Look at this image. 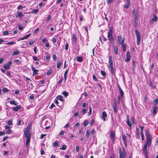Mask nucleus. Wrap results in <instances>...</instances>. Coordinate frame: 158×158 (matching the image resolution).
Wrapping results in <instances>:
<instances>
[{
  "label": "nucleus",
  "mask_w": 158,
  "mask_h": 158,
  "mask_svg": "<svg viewBox=\"0 0 158 158\" xmlns=\"http://www.w3.org/2000/svg\"><path fill=\"white\" fill-rule=\"evenodd\" d=\"M109 67L110 69V70L112 74L113 75H114V74H115V73L114 71V69L113 66H109Z\"/></svg>",
  "instance_id": "obj_24"
},
{
  "label": "nucleus",
  "mask_w": 158,
  "mask_h": 158,
  "mask_svg": "<svg viewBox=\"0 0 158 158\" xmlns=\"http://www.w3.org/2000/svg\"><path fill=\"white\" fill-rule=\"evenodd\" d=\"M135 32L137 38V44L139 45L140 43L141 40V36L139 32L137 30H135Z\"/></svg>",
  "instance_id": "obj_3"
},
{
  "label": "nucleus",
  "mask_w": 158,
  "mask_h": 158,
  "mask_svg": "<svg viewBox=\"0 0 158 158\" xmlns=\"http://www.w3.org/2000/svg\"><path fill=\"white\" fill-rule=\"evenodd\" d=\"M109 66H113V60L111 56H109Z\"/></svg>",
  "instance_id": "obj_14"
},
{
  "label": "nucleus",
  "mask_w": 158,
  "mask_h": 158,
  "mask_svg": "<svg viewBox=\"0 0 158 158\" xmlns=\"http://www.w3.org/2000/svg\"><path fill=\"white\" fill-rule=\"evenodd\" d=\"M147 147L146 146H144L143 148V154L144 156H146L147 157V155H148V152L147 150Z\"/></svg>",
  "instance_id": "obj_8"
},
{
  "label": "nucleus",
  "mask_w": 158,
  "mask_h": 158,
  "mask_svg": "<svg viewBox=\"0 0 158 158\" xmlns=\"http://www.w3.org/2000/svg\"><path fill=\"white\" fill-rule=\"evenodd\" d=\"M132 13L133 15L135 16V20H136L138 17V14L137 10H135V9H133L132 10Z\"/></svg>",
  "instance_id": "obj_9"
},
{
  "label": "nucleus",
  "mask_w": 158,
  "mask_h": 158,
  "mask_svg": "<svg viewBox=\"0 0 158 158\" xmlns=\"http://www.w3.org/2000/svg\"><path fill=\"white\" fill-rule=\"evenodd\" d=\"M62 64V63L61 62H58L57 64V68H59Z\"/></svg>",
  "instance_id": "obj_35"
},
{
  "label": "nucleus",
  "mask_w": 158,
  "mask_h": 158,
  "mask_svg": "<svg viewBox=\"0 0 158 158\" xmlns=\"http://www.w3.org/2000/svg\"><path fill=\"white\" fill-rule=\"evenodd\" d=\"M23 6H22L21 5L19 6L17 8V9L18 10H20V9H21L23 8Z\"/></svg>",
  "instance_id": "obj_60"
},
{
  "label": "nucleus",
  "mask_w": 158,
  "mask_h": 158,
  "mask_svg": "<svg viewBox=\"0 0 158 158\" xmlns=\"http://www.w3.org/2000/svg\"><path fill=\"white\" fill-rule=\"evenodd\" d=\"M79 114V112L78 111H77L75 114L73 115V116L75 117H77L78 116Z\"/></svg>",
  "instance_id": "obj_58"
},
{
  "label": "nucleus",
  "mask_w": 158,
  "mask_h": 158,
  "mask_svg": "<svg viewBox=\"0 0 158 158\" xmlns=\"http://www.w3.org/2000/svg\"><path fill=\"white\" fill-rule=\"evenodd\" d=\"M22 108V106L20 105L17 106L16 107H13L12 108V110L13 111L17 112L20 110Z\"/></svg>",
  "instance_id": "obj_10"
},
{
  "label": "nucleus",
  "mask_w": 158,
  "mask_h": 158,
  "mask_svg": "<svg viewBox=\"0 0 158 158\" xmlns=\"http://www.w3.org/2000/svg\"><path fill=\"white\" fill-rule=\"evenodd\" d=\"M89 132L88 130H87L86 131V134H85V136H86V137L88 139L89 136Z\"/></svg>",
  "instance_id": "obj_38"
},
{
  "label": "nucleus",
  "mask_w": 158,
  "mask_h": 158,
  "mask_svg": "<svg viewBox=\"0 0 158 158\" xmlns=\"http://www.w3.org/2000/svg\"><path fill=\"white\" fill-rule=\"evenodd\" d=\"M66 147L65 145H63L62 147L60 149L61 150H65L66 149Z\"/></svg>",
  "instance_id": "obj_47"
},
{
  "label": "nucleus",
  "mask_w": 158,
  "mask_h": 158,
  "mask_svg": "<svg viewBox=\"0 0 158 158\" xmlns=\"http://www.w3.org/2000/svg\"><path fill=\"white\" fill-rule=\"evenodd\" d=\"M33 71V74L34 75H36L38 74V70L36 69L33 66H31V67Z\"/></svg>",
  "instance_id": "obj_13"
},
{
  "label": "nucleus",
  "mask_w": 158,
  "mask_h": 158,
  "mask_svg": "<svg viewBox=\"0 0 158 158\" xmlns=\"http://www.w3.org/2000/svg\"><path fill=\"white\" fill-rule=\"evenodd\" d=\"M117 104L115 102L114 103L112 107H117Z\"/></svg>",
  "instance_id": "obj_59"
},
{
  "label": "nucleus",
  "mask_w": 158,
  "mask_h": 158,
  "mask_svg": "<svg viewBox=\"0 0 158 158\" xmlns=\"http://www.w3.org/2000/svg\"><path fill=\"white\" fill-rule=\"evenodd\" d=\"M39 10L38 9H35L32 10V12L33 13L36 14L37 13Z\"/></svg>",
  "instance_id": "obj_50"
},
{
  "label": "nucleus",
  "mask_w": 158,
  "mask_h": 158,
  "mask_svg": "<svg viewBox=\"0 0 158 158\" xmlns=\"http://www.w3.org/2000/svg\"><path fill=\"white\" fill-rule=\"evenodd\" d=\"M52 145L53 146H54V147H57L58 145V143L57 142V141L53 143Z\"/></svg>",
  "instance_id": "obj_40"
},
{
  "label": "nucleus",
  "mask_w": 158,
  "mask_h": 158,
  "mask_svg": "<svg viewBox=\"0 0 158 158\" xmlns=\"http://www.w3.org/2000/svg\"><path fill=\"white\" fill-rule=\"evenodd\" d=\"M63 97L62 95H60L58 96L56 98L58 100H59L60 102H62L63 101Z\"/></svg>",
  "instance_id": "obj_16"
},
{
  "label": "nucleus",
  "mask_w": 158,
  "mask_h": 158,
  "mask_svg": "<svg viewBox=\"0 0 158 158\" xmlns=\"http://www.w3.org/2000/svg\"><path fill=\"white\" fill-rule=\"evenodd\" d=\"M87 109H83V110H82V111H81V112L82 113V114H85L86 112V111H87Z\"/></svg>",
  "instance_id": "obj_54"
},
{
  "label": "nucleus",
  "mask_w": 158,
  "mask_h": 158,
  "mask_svg": "<svg viewBox=\"0 0 158 158\" xmlns=\"http://www.w3.org/2000/svg\"><path fill=\"white\" fill-rule=\"evenodd\" d=\"M30 129L29 127L26 128L24 130V133H29Z\"/></svg>",
  "instance_id": "obj_29"
},
{
  "label": "nucleus",
  "mask_w": 158,
  "mask_h": 158,
  "mask_svg": "<svg viewBox=\"0 0 158 158\" xmlns=\"http://www.w3.org/2000/svg\"><path fill=\"white\" fill-rule=\"evenodd\" d=\"M2 90L4 93H6L9 92V90L6 88H4Z\"/></svg>",
  "instance_id": "obj_43"
},
{
  "label": "nucleus",
  "mask_w": 158,
  "mask_h": 158,
  "mask_svg": "<svg viewBox=\"0 0 158 158\" xmlns=\"http://www.w3.org/2000/svg\"><path fill=\"white\" fill-rule=\"evenodd\" d=\"M16 44V43L15 42H11L7 43H6V44L7 45H10V44L13 45V44Z\"/></svg>",
  "instance_id": "obj_45"
},
{
  "label": "nucleus",
  "mask_w": 158,
  "mask_h": 158,
  "mask_svg": "<svg viewBox=\"0 0 158 158\" xmlns=\"http://www.w3.org/2000/svg\"><path fill=\"white\" fill-rule=\"evenodd\" d=\"M9 34L8 31H5L3 32V35H7Z\"/></svg>",
  "instance_id": "obj_56"
},
{
  "label": "nucleus",
  "mask_w": 158,
  "mask_h": 158,
  "mask_svg": "<svg viewBox=\"0 0 158 158\" xmlns=\"http://www.w3.org/2000/svg\"><path fill=\"white\" fill-rule=\"evenodd\" d=\"M12 123V121L11 119L9 120L7 122V124L8 125H10Z\"/></svg>",
  "instance_id": "obj_46"
},
{
  "label": "nucleus",
  "mask_w": 158,
  "mask_h": 158,
  "mask_svg": "<svg viewBox=\"0 0 158 158\" xmlns=\"http://www.w3.org/2000/svg\"><path fill=\"white\" fill-rule=\"evenodd\" d=\"M52 58L54 61H56L57 60V57L56 55L54 54L52 56Z\"/></svg>",
  "instance_id": "obj_44"
},
{
  "label": "nucleus",
  "mask_w": 158,
  "mask_h": 158,
  "mask_svg": "<svg viewBox=\"0 0 158 158\" xmlns=\"http://www.w3.org/2000/svg\"><path fill=\"white\" fill-rule=\"evenodd\" d=\"M131 56L130 52L129 51H127L126 53V59L125 60L126 62H129L131 60Z\"/></svg>",
  "instance_id": "obj_7"
},
{
  "label": "nucleus",
  "mask_w": 158,
  "mask_h": 158,
  "mask_svg": "<svg viewBox=\"0 0 158 158\" xmlns=\"http://www.w3.org/2000/svg\"><path fill=\"white\" fill-rule=\"evenodd\" d=\"M62 94L66 97L69 95V93L66 91H64L62 93Z\"/></svg>",
  "instance_id": "obj_31"
},
{
  "label": "nucleus",
  "mask_w": 158,
  "mask_h": 158,
  "mask_svg": "<svg viewBox=\"0 0 158 158\" xmlns=\"http://www.w3.org/2000/svg\"><path fill=\"white\" fill-rule=\"evenodd\" d=\"M119 158H125L126 153L123 149L121 151L120 148L119 149Z\"/></svg>",
  "instance_id": "obj_5"
},
{
  "label": "nucleus",
  "mask_w": 158,
  "mask_h": 158,
  "mask_svg": "<svg viewBox=\"0 0 158 158\" xmlns=\"http://www.w3.org/2000/svg\"><path fill=\"white\" fill-rule=\"evenodd\" d=\"M153 18H152L150 21V23H152L154 22H156L157 19L158 18L155 15H153Z\"/></svg>",
  "instance_id": "obj_12"
},
{
  "label": "nucleus",
  "mask_w": 158,
  "mask_h": 158,
  "mask_svg": "<svg viewBox=\"0 0 158 158\" xmlns=\"http://www.w3.org/2000/svg\"><path fill=\"white\" fill-rule=\"evenodd\" d=\"M93 80L95 81H98V79L94 74L93 75Z\"/></svg>",
  "instance_id": "obj_41"
},
{
  "label": "nucleus",
  "mask_w": 158,
  "mask_h": 158,
  "mask_svg": "<svg viewBox=\"0 0 158 158\" xmlns=\"http://www.w3.org/2000/svg\"><path fill=\"white\" fill-rule=\"evenodd\" d=\"M157 107L156 106H155L153 107L152 113L153 115H155L156 114V110Z\"/></svg>",
  "instance_id": "obj_21"
},
{
  "label": "nucleus",
  "mask_w": 158,
  "mask_h": 158,
  "mask_svg": "<svg viewBox=\"0 0 158 158\" xmlns=\"http://www.w3.org/2000/svg\"><path fill=\"white\" fill-rule=\"evenodd\" d=\"M101 73L102 75L104 77H105L106 75V73L103 70H101Z\"/></svg>",
  "instance_id": "obj_37"
},
{
  "label": "nucleus",
  "mask_w": 158,
  "mask_h": 158,
  "mask_svg": "<svg viewBox=\"0 0 158 158\" xmlns=\"http://www.w3.org/2000/svg\"><path fill=\"white\" fill-rule=\"evenodd\" d=\"M31 35V34H29L27 35L25 37L22 38L21 39L19 40H24L25 39H26L27 38H28L29 37H30V36Z\"/></svg>",
  "instance_id": "obj_27"
},
{
  "label": "nucleus",
  "mask_w": 158,
  "mask_h": 158,
  "mask_svg": "<svg viewBox=\"0 0 158 158\" xmlns=\"http://www.w3.org/2000/svg\"><path fill=\"white\" fill-rule=\"evenodd\" d=\"M69 70V69H68V70H66L64 73V82H65V81L66 80V79H67V74L68 73Z\"/></svg>",
  "instance_id": "obj_22"
},
{
  "label": "nucleus",
  "mask_w": 158,
  "mask_h": 158,
  "mask_svg": "<svg viewBox=\"0 0 158 158\" xmlns=\"http://www.w3.org/2000/svg\"><path fill=\"white\" fill-rule=\"evenodd\" d=\"M89 123V122L87 120H85L84 121L83 125L85 127H86L88 124Z\"/></svg>",
  "instance_id": "obj_28"
},
{
  "label": "nucleus",
  "mask_w": 158,
  "mask_h": 158,
  "mask_svg": "<svg viewBox=\"0 0 158 158\" xmlns=\"http://www.w3.org/2000/svg\"><path fill=\"white\" fill-rule=\"evenodd\" d=\"M113 50L114 52H115V53L117 55L118 54V47L116 46H114L113 47Z\"/></svg>",
  "instance_id": "obj_17"
},
{
  "label": "nucleus",
  "mask_w": 158,
  "mask_h": 158,
  "mask_svg": "<svg viewBox=\"0 0 158 158\" xmlns=\"http://www.w3.org/2000/svg\"><path fill=\"white\" fill-rule=\"evenodd\" d=\"M10 103L11 105H14L15 106H17L18 104L17 102H16L15 100H13L10 102Z\"/></svg>",
  "instance_id": "obj_23"
},
{
  "label": "nucleus",
  "mask_w": 158,
  "mask_h": 158,
  "mask_svg": "<svg viewBox=\"0 0 158 158\" xmlns=\"http://www.w3.org/2000/svg\"><path fill=\"white\" fill-rule=\"evenodd\" d=\"M130 6V2H127V4L125 6L126 9H128Z\"/></svg>",
  "instance_id": "obj_36"
},
{
  "label": "nucleus",
  "mask_w": 158,
  "mask_h": 158,
  "mask_svg": "<svg viewBox=\"0 0 158 158\" xmlns=\"http://www.w3.org/2000/svg\"><path fill=\"white\" fill-rule=\"evenodd\" d=\"M73 40H74V42H76L77 40V37L75 34H73Z\"/></svg>",
  "instance_id": "obj_42"
},
{
  "label": "nucleus",
  "mask_w": 158,
  "mask_h": 158,
  "mask_svg": "<svg viewBox=\"0 0 158 158\" xmlns=\"http://www.w3.org/2000/svg\"><path fill=\"white\" fill-rule=\"evenodd\" d=\"M52 69H50L49 70H48L47 73V75H50L52 72Z\"/></svg>",
  "instance_id": "obj_33"
},
{
  "label": "nucleus",
  "mask_w": 158,
  "mask_h": 158,
  "mask_svg": "<svg viewBox=\"0 0 158 158\" xmlns=\"http://www.w3.org/2000/svg\"><path fill=\"white\" fill-rule=\"evenodd\" d=\"M22 120H19L17 123V124L18 125H21V123H22Z\"/></svg>",
  "instance_id": "obj_63"
},
{
  "label": "nucleus",
  "mask_w": 158,
  "mask_h": 158,
  "mask_svg": "<svg viewBox=\"0 0 158 158\" xmlns=\"http://www.w3.org/2000/svg\"><path fill=\"white\" fill-rule=\"evenodd\" d=\"M83 60V58L81 56H78L77 57V60L79 62H81Z\"/></svg>",
  "instance_id": "obj_18"
},
{
  "label": "nucleus",
  "mask_w": 158,
  "mask_h": 158,
  "mask_svg": "<svg viewBox=\"0 0 158 158\" xmlns=\"http://www.w3.org/2000/svg\"><path fill=\"white\" fill-rule=\"evenodd\" d=\"M127 119L126 122V123L130 127H131V125L130 122V120H129L128 116H127Z\"/></svg>",
  "instance_id": "obj_26"
},
{
  "label": "nucleus",
  "mask_w": 158,
  "mask_h": 158,
  "mask_svg": "<svg viewBox=\"0 0 158 158\" xmlns=\"http://www.w3.org/2000/svg\"><path fill=\"white\" fill-rule=\"evenodd\" d=\"M118 41L120 44L124 42V38H123L122 39V37L121 35H119L117 38Z\"/></svg>",
  "instance_id": "obj_6"
},
{
  "label": "nucleus",
  "mask_w": 158,
  "mask_h": 158,
  "mask_svg": "<svg viewBox=\"0 0 158 158\" xmlns=\"http://www.w3.org/2000/svg\"><path fill=\"white\" fill-rule=\"evenodd\" d=\"M15 62H17L16 63L17 64H19L21 63V62L18 59L14 60Z\"/></svg>",
  "instance_id": "obj_48"
},
{
  "label": "nucleus",
  "mask_w": 158,
  "mask_h": 158,
  "mask_svg": "<svg viewBox=\"0 0 158 158\" xmlns=\"http://www.w3.org/2000/svg\"><path fill=\"white\" fill-rule=\"evenodd\" d=\"M11 132L12 130L10 129H8V130L6 131V132H5V133L9 135L11 134Z\"/></svg>",
  "instance_id": "obj_32"
},
{
  "label": "nucleus",
  "mask_w": 158,
  "mask_h": 158,
  "mask_svg": "<svg viewBox=\"0 0 158 158\" xmlns=\"http://www.w3.org/2000/svg\"><path fill=\"white\" fill-rule=\"evenodd\" d=\"M134 117L133 116H132L130 119V121L131 123H134Z\"/></svg>",
  "instance_id": "obj_57"
},
{
  "label": "nucleus",
  "mask_w": 158,
  "mask_h": 158,
  "mask_svg": "<svg viewBox=\"0 0 158 158\" xmlns=\"http://www.w3.org/2000/svg\"><path fill=\"white\" fill-rule=\"evenodd\" d=\"M112 108L114 110V113H116L118 111L117 107H112Z\"/></svg>",
  "instance_id": "obj_49"
},
{
  "label": "nucleus",
  "mask_w": 158,
  "mask_h": 158,
  "mask_svg": "<svg viewBox=\"0 0 158 158\" xmlns=\"http://www.w3.org/2000/svg\"><path fill=\"white\" fill-rule=\"evenodd\" d=\"M68 46H69V45H68V43H66V45H65V50H68Z\"/></svg>",
  "instance_id": "obj_62"
},
{
  "label": "nucleus",
  "mask_w": 158,
  "mask_h": 158,
  "mask_svg": "<svg viewBox=\"0 0 158 158\" xmlns=\"http://www.w3.org/2000/svg\"><path fill=\"white\" fill-rule=\"evenodd\" d=\"M158 102V99H155L154 100L153 104L154 105L156 104Z\"/></svg>",
  "instance_id": "obj_55"
},
{
  "label": "nucleus",
  "mask_w": 158,
  "mask_h": 158,
  "mask_svg": "<svg viewBox=\"0 0 158 158\" xmlns=\"http://www.w3.org/2000/svg\"><path fill=\"white\" fill-rule=\"evenodd\" d=\"M107 114L104 111L102 112V114L101 116V118L104 121H106V118L107 117Z\"/></svg>",
  "instance_id": "obj_11"
},
{
  "label": "nucleus",
  "mask_w": 158,
  "mask_h": 158,
  "mask_svg": "<svg viewBox=\"0 0 158 158\" xmlns=\"http://www.w3.org/2000/svg\"><path fill=\"white\" fill-rule=\"evenodd\" d=\"M79 18L80 20L82 21L83 19V17L82 15H81L79 16Z\"/></svg>",
  "instance_id": "obj_61"
},
{
  "label": "nucleus",
  "mask_w": 158,
  "mask_h": 158,
  "mask_svg": "<svg viewBox=\"0 0 158 158\" xmlns=\"http://www.w3.org/2000/svg\"><path fill=\"white\" fill-rule=\"evenodd\" d=\"M123 48V50L124 51H125L126 49V45L124 43L121 44Z\"/></svg>",
  "instance_id": "obj_25"
},
{
  "label": "nucleus",
  "mask_w": 158,
  "mask_h": 158,
  "mask_svg": "<svg viewBox=\"0 0 158 158\" xmlns=\"http://www.w3.org/2000/svg\"><path fill=\"white\" fill-rule=\"evenodd\" d=\"M18 16L20 17H23L24 16V15L22 12H18Z\"/></svg>",
  "instance_id": "obj_30"
},
{
  "label": "nucleus",
  "mask_w": 158,
  "mask_h": 158,
  "mask_svg": "<svg viewBox=\"0 0 158 158\" xmlns=\"http://www.w3.org/2000/svg\"><path fill=\"white\" fill-rule=\"evenodd\" d=\"M35 42L34 40H33L32 41H30L29 42V45H31L34 44Z\"/></svg>",
  "instance_id": "obj_53"
},
{
  "label": "nucleus",
  "mask_w": 158,
  "mask_h": 158,
  "mask_svg": "<svg viewBox=\"0 0 158 158\" xmlns=\"http://www.w3.org/2000/svg\"><path fill=\"white\" fill-rule=\"evenodd\" d=\"M79 147L77 146H76V151L77 152H78L79 150Z\"/></svg>",
  "instance_id": "obj_64"
},
{
  "label": "nucleus",
  "mask_w": 158,
  "mask_h": 158,
  "mask_svg": "<svg viewBox=\"0 0 158 158\" xmlns=\"http://www.w3.org/2000/svg\"><path fill=\"white\" fill-rule=\"evenodd\" d=\"M55 102L56 103V104L57 105H58V106H60V105H59V102L58 101V100L57 99H56V98H55Z\"/></svg>",
  "instance_id": "obj_52"
},
{
  "label": "nucleus",
  "mask_w": 158,
  "mask_h": 158,
  "mask_svg": "<svg viewBox=\"0 0 158 158\" xmlns=\"http://www.w3.org/2000/svg\"><path fill=\"white\" fill-rule=\"evenodd\" d=\"M113 33V28L112 26L110 28V31L108 33L107 37L109 39L110 43L112 44H114V39L113 37L112 34Z\"/></svg>",
  "instance_id": "obj_1"
},
{
  "label": "nucleus",
  "mask_w": 158,
  "mask_h": 158,
  "mask_svg": "<svg viewBox=\"0 0 158 158\" xmlns=\"http://www.w3.org/2000/svg\"><path fill=\"white\" fill-rule=\"evenodd\" d=\"M114 133L113 131H111L110 135V137L111 138V140H112L113 141H114Z\"/></svg>",
  "instance_id": "obj_20"
},
{
  "label": "nucleus",
  "mask_w": 158,
  "mask_h": 158,
  "mask_svg": "<svg viewBox=\"0 0 158 158\" xmlns=\"http://www.w3.org/2000/svg\"><path fill=\"white\" fill-rule=\"evenodd\" d=\"M25 137L27 138L26 145L27 147L30 141L31 135L30 133H24Z\"/></svg>",
  "instance_id": "obj_4"
},
{
  "label": "nucleus",
  "mask_w": 158,
  "mask_h": 158,
  "mask_svg": "<svg viewBox=\"0 0 158 158\" xmlns=\"http://www.w3.org/2000/svg\"><path fill=\"white\" fill-rule=\"evenodd\" d=\"M145 136H146L147 141L144 146H146L147 147L148 146H150L151 145L152 142L151 136L149 132L147 131H146Z\"/></svg>",
  "instance_id": "obj_2"
},
{
  "label": "nucleus",
  "mask_w": 158,
  "mask_h": 158,
  "mask_svg": "<svg viewBox=\"0 0 158 158\" xmlns=\"http://www.w3.org/2000/svg\"><path fill=\"white\" fill-rule=\"evenodd\" d=\"M10 66L7 65V64H5L4 65V68L5 69L8 70L9 69Z\"/></svg>",
  "instance_id": "obj_39"
},
{
  "label": "nucleus",
  "mask_w": 158,
  "mask_h": 158,
  "mask_svg": "<svg viewBox=\"0 0 158 158\" xmlns=\"http://www.w3.org/2000/svg\"><path fill=\"white\" fill-rule=\"evenodd\" d=\"M140 128L141 129V134H143V129L144 128V127H140Z\"/></svg>",
  "instance_id": "obj_51"
},
{
  "label": "nucleus",
  "mask_w": 158,
  "mask_h": 158,
  "mask_svg": "<svg viewBox=\"0 0 158 158\" xmlns=\"http://www.w3.org/2000/svg\"><path fill=\"white\" fill-rule=\"evenodd\" d=\"M118 89L119 90L120 94L121 96V97L122 98H123V95H124V92L122 90V89H121L120 87L119 86H118Z\"/></svg>",
  "instance_id": "obj_19"
},
{
  "label": "nucleus",
  "mask_w": 158,
  "mask_h": 158,
  "mask_svg": "<svg viewBox=\"0 0 158 158\" xmlns=\"http://www.w3.org/2000/svg\"><path fill=\"white\" fill-rule=\"evenodd\" d=\"M20 52L18 50H16L13 52V53L12 54V55H18L19 54Z\"/></svg>",
  "instance_id": "obj_34"
},
{
  "label": "nucleus",
  "mask_w": 158,
  "mask_h": 158,
  "mask_svg": "<svg viewBox=\"0 0 158 158\" xmlns=\"http://www.w3.org/2000/svg\"><path fill=\"white\" fill-rule=\"evenodd\" d=\"M126 137L124 135H122V139L124 142L125 146H127V141L126 140Z\"/></svg>",
  "instance_id": "obj_15"
}]
</instances>
